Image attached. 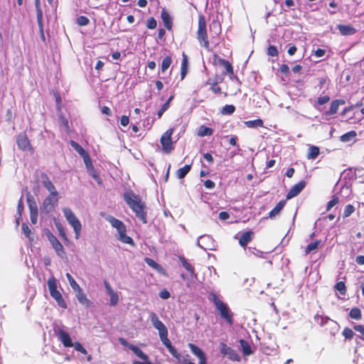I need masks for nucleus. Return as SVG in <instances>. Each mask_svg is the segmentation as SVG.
I'll list each match as a JSON object with an SVG mask.
<instances>
[{
    "instance_id": "nucleus-15",
    "label": "nucleus",
    "mask_w": 364,
    "mask_h": 364,
    "mask_svg": "<svg viewBox=\"0 0 364 364\" xmlns=\"http://www.w3.org/2000/svg\"><path fill=\"white\" fill-rule=\"evenodd\" d=\"M58 338L65 348L73 347V343L69 333L63 328H59L56 331Z\"/></svg>"
},
{
    "instance_id": "nucleus-57",
    "label": "nucleus",
    "mask_w": 364,
    "mask_h": 364,
    "mask_svg": "<svg viewBox=\"0 0 364 364\" xmlns=\"http://www.w3.org/2000/svg\"><path fill=\"white\" fill-rule=\"evenodd\" d=\"M21 228L23 232L26 235V237H29L31 231L28 225L26 223H23Z\"/></svg>"
},
{
    "instance_id": "nucleus-53",
    "label": "nucleus",
    "mask_w": 364,
    "mask_h": 364,
    "mask_svg": "<svg viewBox=\"0 0 364 364\" xmlns=\"http://www.w3.org/2000/svg\"><path fill=\"white\" fill-rule=\"evenodd\" d=\"M157 26L156 20L154 17L149 18L146 21V27L149 29H154Z\"/></svg>"
},
{
    "instance_id": "nucleus-29",
    "label": "nucleus",
    "mask_w": 364,
    "mask_h": 364,
    "mask_svg": "<svg viewBox=\"0 0 364 364\" xmlns=\"http://www.w3.org/2000/svg\"><path fill=\"white\" fill-rule=\"evenodd\" d=\"M192 166V163L191 164H186L182 168H180L176 171V176L179 179H182L185 178V176L190 172Z\"/></svg>"
},
{
    "instance_id": "nucleus-17",
    "label": "nucleus",
    "mask_w": 364,
    "mask_h": 364,
    "mask_svg": "<svg viewBox=\"0 0 364 364\" xmlns=\"http://www.w3.org/2000/svg\"><path fill=\"white\" fill-rule=\"evenodd\" d=\"M255 236V233L252 230H247L242 233L240 237L239 238V244L242 247H246L247 244L250 242Z\"/></svg>"
},
{
    "instance_id": "nucleus-6",
    "label": "nucleus",
    "mask_w": 364,
    "mask_h": 364,
    "mask_svg": "<svg viewBox=\"0 0 364 364\" xmlns=\"http://www.w3.org/2000/svg\"><path fill=\"white\" fill-rule=\"evenodd\" d=\"M107 220L113 228L117 230L119 233L118 239L121 242L129 245H134L132 238L127 235V228L122 221L110 215L107 218Z\"/></svg>"
},
{
    "instance_id": "nucleus-39",
    "label": "nucleus",
    "mask_w": 364,
    "mask_h": 364,
    "mask_svg": "<svg viewBox=\"0 0 364 364\" xmlns=\"http://www.w3.org/2000/svg\"><path fill=\"white\" fill-rule=\"evenodd\" d=\"M330 101V97L328 95H323L320 96L317 98V100L315 102L314 107L318 109V106L325 105Z\"/></svg>"
},
{
    "instance_id": "nucleus-43",
    "label": "nucleus",
    "mask_w": 364,
    "mask_h": 364,
    "mask_svg": "<svg viewBox=\"0 0 364 364\" xmlns=\"http://www.w3.org/2000/svg\"><path fill=\"white\" fill-rule=\"evenodd\" d=\"M334 288L336 291H338L341 295H345L346 294L347 289L345 284V282H337Z\"/></svg>"
},
{
    "instance_id": "nucleus-50",
    "label": "nucleus",
    "mask_w": 364,
    "mask_h": 364,
    "mask_svg": "<svg viewBox=\"0 0 364 364\" xmlns=\"http://www.w3.org/2000/svg\"><path fill=\"white\" fill-rule=\"evenodd\" d=\"M355 211V208L353 205L348 204L345 207L343 211V218L350 216Z\"/></svg>"
},
{
    "instance_id": "nucleus-20",
    "label": "nucleus",
    "mask_w": 364,
    "mask_h": 364,
    "mask_svg": "<svg viewBox=\"0 0 364 364\" xmlns=\"http://www.w3.org/2000/svg\"><path fill=\"white\" fill-rule=\"evenodd\" d=\"M338 29L343 36L353 35L356 33V29L349 25H338Z\"/></svg>"
},
{
    "instance_id": "nucleus-55",
    "label": "nucleus",
    "mask_w": 364,
    "mask_h": 364,
    "mask_svg": "<svg viewBox=\"0 0 364 364\" xmlns=\"http://www.w3.org/2000/svg\"><path fill=\"white\" fill-rule=\"evenodd\" d=\"M43 186L48 190V191H49V193L52 192V193H53L54 192L57 191L55 186L53 185L50 180L46 182V184L43 185Z\"/></svg>"
},
{
    "instance_id": "nucleus-18",
    "label": "nucleus",
    "mask_w": 364,
    "mask_h": 364,
    "mask_svg": "<svg viewBox=\"0 0 364 364\" xmlns=\"http://www.w3.org/2000/svg\"><path fill=\"white\" fill-rule=\"evenodd\" d=\"M345 100H335L331 103L330 109L325 112V115L331 116L337 113L338 107L341 105H344Z\"/></svg>"
},
{
    "instance_id": "nucleus-33",
    "label": "nucleus",
    "mask_w": 364,
    "mask_h": 364,
    "mask_svg": "<svg viewBox=\"0 0 364 364\" xmlns=\"http://www.w3.org/2000/svg\"><path fill=\"white\" fill-rule=\"evenodd\" d=\"M356 136V132L352 130L341 136L340 139L342 142H349L351 140L354 139Z\"/></svg>"
},
{
    "instance_id": "nucleus-21",
    "label": "nucleus",
    "mask_w": 364,
    "mask_h": 364,
    "mask_svg": "<svg viewBox=\"0 0 364 364\" xmlns=\"http://www.w3.org/2000/svg\"><path fill=\"white\" fill-rule=\"evenodd\" d=\"M223 78H221L220 80H218L217 77H215V80L211 82L209 79L206 82V85H210V90L215 94H220L222 92L221 87L218 85L219 82L223 81Z\"/></svg>"
},
{
    "instance_id": "nucleus-42",
    "label": "nucleus",
    "mask_w": 364,
    "mask_h": 364,
    "mask_svg": "<svg viewBox=\"0 0 364 364\" xmlns=\"http://www.w3.org/2000/svg\"><path fill=\"white\" fill-rule=\"evenodd\" d=\"M349 316L351 318L360 320L362 318L361 311L359 308L354 307L350 311Z\"/></svg>"
},
{
    "instance_id": "nucleus-1",
    "label": "nucleus",
    "mask_w": 364,
    "mask_h": 364,
    "mask_svg": "<svg viewBox=\"0 0 364 364\" xmlns=\"http://www.w3.org/2000/svg\"><path fill=\"white\" fill-rule=\"evenodd\" d=\"M188 347L191 351L198 357L199 359L198 364H206L207 358L205 353L202 350L201 348L198 347L196 345L193 343H189ZM168 352L171 355L177 360L178 363L180 364H196L191 361V355L186 353H178L176 348L172 346H169L167 348Z\"/></svg>"
},
{
    "instance_id": "nucleus-61",
    "label": "nucleus",
    "mask_w": 364,
    "mask_h": 364,
    "mask_svg": "<svg viewBox=\"0 0 364 364\" xmlns=\"http://www.w3.org/2000/svg\"><path fill=\"white\" fill-rule=\"evenodd\" d=\"M31 220L33 224H36L38 218V210L30 212Z\"/></svg>"
},
{
    "instance_id": "nucleus-54",
    "label": "nucleus",
    "mask_w": 364,
    "mask_h": 364,
    "mask_svg": "<svg viewBox=\"0 0 364 364\" xmlns=\"http://www.w3.org/2000/svg\"><path fill=\"white\" fill-rule=\"evenodd\" d=\"M109 296H110V305H112V306L117 305L118 303V301H119V296H118L116 292L113 291L111 294H109Z\"/></svg>"
},
{
    "instance_id": "nucleus-7",
    "label": "nucleus",
    "mask_w": 364,
    "mask_h": 364,
    "mask_svg": "<svg viewBox=\"0 0 364 364\" xmlns=\"http://www.w3.org/2000/svg\"><path fill=\"white\" fill-rule=\"evenodd\" d=\"M48 287L50 296L55 300L58 305L63 309H67V304L63 298L62 294L58 290L56 281L54 277H50L48 279Z\"/></svg>"
},
{
    "instance_id": "nucleus-60",
    "label": "nucleus",
    "mask_w": 364,
    "mask_h": 364,
    "mask_svg": "<svg viewBox=\"0 0 364 364\" xmlns=\"http://www.w3.org/2000/svg\"><path fill=\"white\" fill-rule=\"evenodd\" d=\"M326 54V50L318 48L314 51V55L317 58L323 57Z\"/></svg>"
},
{
    "instance_id": "nucleus-13",
    "label": "nucleus",
    "mask_w": 364,
    "mask_h": 364,
    "mask_svg": "<svg viewBox=\"0 0 364 364\" xmlns=\"http://www.w3.org/2000/svg\"><path fill=\"white\" fill-rule=\"evenodd\" d=\"M119 343L127 347L129 349H130L137 357L141 358L143 360H149V356L144 353L139 347L136 346H134L133 344L129 343L124 338H119Z\"/></svg>"
},
{
    "instance_id": "nucleus-49",
    "label": "nucleus",
    "mask_w": 364,
    "mask_h": 364,
    "mask_svg": "<svg viewBox=\"0 0 364 364\" xmlns=\"http://www.w3.org/2000/svg\"><path fill=\"white\" fill-rule=\"evenodd\" d=\"M267 53L268 55H270L272 57H276L279 54L277 48L273 45H270L268 46Z\"/></svg>"
},
{
    "instance_id": "nucleus-4",
    "label": "nucleus",
    "mask_w": 364,
    "mask_h": 364,
    "mask_svg": "<svg viewBox=\"0 0 364 364\" xmlns=\"http://www.w3.org/2000/svg\"><path fill=\"white\" fill-rule=\"evenodd\" d=\"M199 44L206 50L210 49V42L207 32L206 21L204 15H198V29L196 32Z\"/></svg>"
},
{
    "instance_id": "nucleus-52",
    "label": "nucleus",
    "mask_w": 364,
    "mask_h": 364,
    "mask_svg": "<svg viewBox=\"0 0 364 364\" xmlns=\"http://www.w3.org/2000/svg\"><path fill=\"white\" fill-rule=\"evenodd\" d=\"M73 347H74L77 351L80 352L81 353H82L84 355L87 354V350L79 342L74 343Z\"/></svg>"
},
{
    "instance_id": "nucleus-41",
    "label": "nucleus",
    "mask_w": 364,
    "mask_h": 364,
    "mask_svg": "<svg viewBox=\"0 0 364 364\" xmlns=\"http://www.w3.org/2000/svg\"><path fill=\"white\" fill-rule=\"evenodd\" d=\"M212 28H214L215 31V35H212L211 36V38L212 40H214L215 38V37H218L220 33H221V26L220 25V23L218 22V21H213L212 22V24L210 26V31H212Z\"/></svg>"
},
{
    "instance_id": "nucleus-12",
    "label": "nucleus",
    "mask_w": 364,
    "mask_h": 364,
    "mask_svg": "<svg viewBox=\"0 0 364 364\" xmlns=\"http://www.w3.org/2000/svg\"><path fill=\"white\" fill-rule=\"evenodd\" d=\"M220 351L223 355H227L230 360L240 361L241 359L236 350L228 346L225 343H220Z\"/></svg>"
},
{
    "instance_id": "nucleus-23",
    "label": "nucleus",
    "mask_w": 364,
    "mask_h": 364,
    "mask_svg": "<svg viewBox=\"0 0 364 364\" xmlns=\"http://www.w3.org/2000/svg\"><path fill=\"white\" fill-rule=\"evenodd\" d=\"M161 19L163 21V23L164 24V26L168 30H171L172 28V20L169 15V14L166 11V9H163L161 14Z\"/></svg>"
},
{
    "instance_id": "nucleus-35",
    "label": "nucleus",
    "mask_w": 364,
    "mask_h": 364,
    "mask_svg": "<svg viewBox=\"0 0 364 364\" xmlns=\"http://www.w3.org/2000/svg\"><path fill=\"white\" fill-rule=\"evenodd\" d=\"M213 134V129L212 128L200 126L198 129V134L200 136H211Z\"/></svg>"
},
{
    "instance_id": "nucleus-30",
    "label": "nucleus",
    "mask_w": 364,
    "mask_h": 364,
    "mask_svg": "<svg viewBox=\"0 0 364 364\" xmlns=\"http://www.w3.org/2000/svg\"><path fill=\"white\" fill-rule=\"evenodd\" d=\"M240 343L244 355H250L252 354L253 351L252 350L251 346L247 341L241 339L240 341Z\"/></svg>"
},
{
    "instance_id": "nucleus-14",
    "label": "nucleus",
    "mask_w": 364,
    "mask_h": 364,
    "mask_svg": "<svg viewBox=\"0 0 364 364\" xmlns=\"http://www.w3.org/2000/svg\"><path fill=\"white\" fill-rule=\"evenodd\" d=\"M46 236L58 255L61 256L65 253L63 246L51 232L48 230Z\"/></svg>"
},
{
    "instance_id": "nucleus-19",
    "label": "nucleus",
    "mask_w": 364,
    "mask_h": 364,
    "mask_svg": "<svg viewBox=\"0 0 364 364\" xmlns=\"http://www.w3.org/2000/svg\"><path fill=\"white\" fill-rule=\"evenodd\" d=\"M76 297L78 301L85 307H90L92 304V301L87 298L82 288L76 291Z\"/></svg>"
},
{
    "instance_id": "nucleus-36",
    "label": "nucleus",
    "mask_w": 364,
    "mask_h": 364,
    "mask_svg": "<svg viewBox=\"0 0 364 364\" xmlns=\"http://www.w3.org/2000/svg\"><path fill=\"white\" fill-rule=\"evenodd\" d=\"M245 125L247 127L253 128V127H263V121L261 119H257L254 120H250L245 122Z\"/></svg>"
},
{
    "instance_id": "nucleus-56",
    "label": "nucleus",
    "mask_w": 364,
    "mask_h": 364,
    "mask_svg": "<svg viewBox=\"0 0 364 364\" xmlns=\"http://www.w3.org/2000/svg\"><path fill=\"white\" fill-rule=\"evenodd\" d=\"M168 107V102H166L157 112L158 118H161L164 112H166Z\"/></svg>"
},
{
    "instance_id": "nucleus-24",
    "label": "nucleus",
    "mask_w": 364,
    "mask_h": 364,
    "mask_svg": "<svg viewBox=\"0 0 364 364\" xmlns=\"http://www.w3.org/2000/svg\"><path fill=\"white\" fill-rule=\"evenodd\" d=\"M286 204V200H280L275 207L269 213V218L271 219L275 218L277 215H279L281 210L284 208Z\"/></svg>"
},
{
    "instance_id": "nucleus-59",
    "label": "nucleus",
    "mask_w": 364,
    "mask_h": 364,
    "mask_svg": "<svg viewBox=\"0 0 364 364\" xmlns=\"http://www.w3.org/2000/svg\"><path fill=\"white\" fill-rule=\"evenodd\" d=\"M159 296L163 299H167L170 297V293L168 290L164 289L160 291Z\"/></svg>"
},
{
    "instance_id": "nucleus-58",
    "label": "nucleus",
    "mask_w": 364,
    "mask_h": 364,
    "mask_svg": "<svg viewBox=\"0 0 364 364\" xmlns=\"http://www.w3.org/2000/svg\"><path fill=\"white\" fill-rule=\"evenodd\" d=\"M203 184L204 186L208 189H213L215 186V183L210 179L205 180Z\"/></svg>"
},
{
    "instance_id": "nucleus-46",
    "label": "nucleus",
    "mask_w": 364,
    "mask_h": 364,
    "mask_svg": "<svg viewBox=\"0 0 364 364\" xmlns=\"http://www.w3.org/2000/svg\"><path fill=\"white\" fill-rule=\"evenodd\" d=\"M339 203L338 196L334 195L332 199L326 205V211H329L333 206Z\"/></svg>"
},
{
    "instance_id": "nucleus-27",
    "label": "nucleus",
    "mask_w": 364,
    "mask_h": 364,
    "mask_svg": "<svg viewBox=\"0 0 364 364\" xmlns=\"http://www.w3.org/2000/svg\"><path fill=\"white\" fill-rule=\"evenodd\" d=\"M178 258L182 266L189 272L191 275L195 274L194 267L188 262L184 256L179 255Z\"/></svg>"
},
{
    "instance_id": "nucleus-28",
    "label": "nucleus",
    "mask_w": 364,
    "mask_h": 364,
    "mask_svg": "<svg viewBox=\"0 0 364 364\" xmlns=\"http://www.w3.org/2000/svg\"><path fill=\"white\" fill-rule=\"evenodd\" d=\"M320 149L318 146L311 145L308 149L306 158L310 160L316 159L319 155Z\"/></svg>"
},
{
    "instance_id": "nucleus-25",
    "label": "nucleus",
    "mask_w": 364,
    "mask_h": 364,
    "mask_svg": "<svg viewBox=\"0 0 364 364\" xmlns=\"http://www.w3.org/2000/svg\"><path fill=\"white\" fill-rule=\"evenodd\" d=\"M70 145L83 158V159L86 160V159H88V153L78 143L71 140Z\"/></svg>"
},
{
    "instance_id": "nucleus-44",
    "label": "nucleus",
    "mask_w": 364,
    "mask_h": 364,
    "mask_svg": "<svg viewBox=\"0 0 364 364\" xmlns=\"http://www.w3.org/2000/svg\"><path fill=\"white\" fill-rule=\"evenodd\" d=\"M66 277L71 286V287L73 288V289L76 291L77 290H79L80 289H81V287H80V285L76 282V281L74 279V278L71 276L70 274L69 273H67L66 274Z\"/></svg>"
},
{
    "instance_id": "nucleus-8",
    "label": "nucleus",
    "mask_w": 364,
    "mask_h": 364,
    "mask_svg": "<svg viewBox=\"0 0 364 364\" xmlns=\"http://www.w3.org/2000/svg\"><path fill=\"white\" fill-rule=\"evenodd\" d=\"M63 212L69 224L73 228L75 233V238L78 239L82 229V225L80 220L77 219L70 208H64L63 209Z\"/></svg>"
},
{
    "instance_id": "nucleus-22",
    "label": "nucleus",
    "mask_w": 364,
    "mask_h": 364,
    "mask_svg": "<svg viewBox=\"0 0 364 364\" xmlns=\"http://www.w3.org/2000/svg\"><path fill=\"white\" fill-rule=\"evenodd\" d=\"M144 262L146 263L147 265L156 269L158 272L166 274V270L153 259L149 257H145Z\"/></svg>"
},
{
    "instance_id": "nucleus-37",
    "label": "nucleus",
    "mask_w": 364,
    "mask_h": 364,
    "mask_svg": "<svg viewBox=\"0 0 364 364\" xmlns=\"http://www.w3.org/2000/svg\"><path fill=\"white\" fill-rule=\"evenodd\" d=\"M213 64L215 66H220L223 64H228V60L220 58L217 53L213 55Z\"/></svg>"
},
{
    "instance_id": "nucleus-31",
    "label": "nucleus",
    "mask_w": 364,
    "mask_h": 364,
    "mask_svg": "<svg viewBox=\"0 0 364 364\" xmlns=\"http://www.w3.org/2000/svg\"><path fill=\"white\" fill-rule=\"evenodd\" d=\"M26 200L28 203V205L30 212L38 210V207L36 203L34 197L30 193H28L26 195Z\"/></svg>"
},
{
    "instance_id": "nucleus-38",
    "label": "nucleus",
    "mask_w": 364,
    "mask_h": 364,
    "mask_svg": "<svg viewBox=\"0 0 364 364\" xmlns=\"http://www.w3.org/2000/svg\"><path fill=\"white\" fill-rule=\"evenodd\" d=\"M213 64L215 66H220L223 64H228V60L220 58L217 53L213 55Z\"/></svg>"
},
{
    "instance_id": "nucleus-45",
    "label": "nucleus",
    "mask_w": 364,
    "mask_h": 364,
    "mask_svg": "<svg viewBox=\"0 0 364 364\" xmlns=\"http://www.w3.org/2000/svg\"><path fill=\"white\" fill-rule=\"evenodd\" d=\"M235 111V107L232 105H225L222 110L221 113L224 115H230L234 113Z\"/></svg>"
},
{
    "instance_id": "nucleus-51",
    "label": "nucleus",
    "mask_w": 364,
    "mask_h": 364,
    "mask_svg": "<svg viewBox=\"0 0 364 364\" xmlns=\"http://www.w3.org/2000/svg\"><path fill=\"white\" fill-rule=\"evenodd\" d=\"M188 56L186 55V54L185 53H183L181 70H184L188 71Z\"/></svg>"
},
{
    "instance_id": "nucleus-34",
    "label": "nucleus",
    "mask_w": 364,
    "mask_h": 364,
    "mask_svg": "<svg viewBox=\"0 0 364 364\" xmlns=\"http://www.w3.org/2000/svg\"><path fill=\"white\" fill-rule=\"evenodd\" d=\"M35 6H36V10L37 23H38V24H40V26H41L43 11L41 9L40 0H35Z\"/></svg>"
},
{
    "instance_id": "nucleus-11",
    "label": "nucleus",
    "mask_w": 364,
    "mask_h": 364,
    "mask_svg": "<svg viewBox=\"0 0 364 364\" xmlns=\"http://www.w3.org/2000/svg\"><path fill=\"white\" fill-rule=\"evenodd\" d=\"M58 191H55L53 193L50 192L49 195L44 199L43 202V208L46 212H50L54 208L55 205L58 203Z\"/></svg>"
},
{
    "instance_id": "nucleus-32",
    "label": "nucleus",
    "mask_w": 364,
    "mask_h": 364,
    "mask_svg": "<svg viewBox=\"0 0 364 364\" xmlns=\"http://www.w3.org/2000/svg\"><path fill=\"white\" fill-rule=\"evenodd\" d=\"M320 244H321V240H316L311 242L306 247L305 250H304L305 254L309 255L311 252L316 251L318 249Z\"/></svg>"
},
{
    "instance_id": "nucleus-16",
    "label": "nucleus",
    "mask_w": 364,
    "mask_h": 364,
    "mask_svg": "<svg viewBox=\"0 0 364 364\" xmlns=\"http://www.w3.org/2000/svg\"><path fill=\"white\" fill-rule=\"evenodd\" d=\"M306 185V182L303 180L293 186L286 196L287 200L298 196L305 188Z\"/></svg>"
},
{
    "instance_id": "nucleus-5",
    "label": "nucleus",
    "mask_w": 364,
    "mask_h": 364,
    "mask_svg": "<svg viewBox=\"0 0 364 364\" xmlns=\"http://www.w3.org/2000/svg\"><path fill=\"white\" fill-rule=\"evenodd\" d=\"M150 320L154 327L159 331V336L162 343L166 348L172 343L168 338V330L164 323L159 320L158 316L154 312H151L149 314Z\"/></svg>"
},
{
    "instance_id": "nucleus-9",
    "label": "nucleus",
    "mask_w": 364,
    "mask_h": 364,
    "mask_svg": "<svg viewBox=\"0 0 364 364\" xmlns=\"http://www.w3.org/2000/svg\"><path fill=\"white\" fill-rule=\"evenodd\" d=\"M173 133V129L170 128L167 129L161 136L160 142L162 146L163 151L166 154H170L174 149L173 141L171 140V135Z\"/></svg>"
},
{
    "instance_id": "nucleus-47",
    "label": "nucleus",
    "mask_w": 364,
    "mask_h": 364,
    "mask_svg": "<svg viewBox=\"0 0 364 364\" xmlns=\"http://www.w3.org/2000/svg\"><path fill=\"white\" fill-rule=\"evenodd\" d=\"M76 23L80 26H85L90 23V20L85 16H80L76 18Z\"/></svg>"
},
{
    "instance_id": "nucleus-40",
    "label": "nucleus",
    "mask_w": 364,
    "mask_h": 364,
    "mask_svg": "<svg viewBox=\"0 0 364 364\" xmlns=\"http://www.w3.org/2000/svg\"><path fill=\"white\" fill-rule=\"evenodd\" d=\"M172 63V58L171 56L168 55L165 57L161 63V70L162 73H164L171 65Z\"/></svg>"
},
{
    "instance_id": "nucleus-64",
    "label": "nucleus",
    "mask_w": 364,
    "mask_h": 364,
    "mask_svg": "<svg viewBox=\"0 0 364 364\" xmlns=\"http://www.w3.org/2000/svg\"><path fill=\"white\" fill-rule=\"evenodd\" d=\"M218 217L220 220H225L230 218V214L226 211H222L219 213Z\"/></svg>"
},
{
    "instance_id": "nucleus-48",
    "label": "nucleus",
    "mask_w": 364,
    "mask_h": 364,
    "mask_svg": "<svg viewBox=\"0 0 364 364\" xmlns=\"http://www.w3.org/2000/svg\"><path fill=\"white\" fill-rule=\"evenodd\" d=\"M342 335L346 339L351 340L353 338L354 333H353V331H352L351 328H350L348 327H346V328H344V329H343V331L342 332Z\"/></svg>"
},
{
    "instance_id": "nucleus-63",
    "label": "nucleus",
    "mask_w": 364,
    "mask_h": 364,
    "mask_svg": "<svg viewBox=\"0 0 364 364\" xmlns=\"http://www.w3.org/2000/svg\"><path fill=\"white\" fill-rule=\"evenodd\" d=\"M129 122V119L128 116L124 115L121 117L120 123L122 126L126 127L128 125Z\"/></svg>"
},
{
    "instance_id": "nucleus-26",
    "label": "nucleus",
    "mask_w": 364,
    "mask_h": 364,
    "mask_svg": "<svg viewBox=\"0 0 364 364\" xmlns=\"http://www.w3.org/2000/svg\"><path fill=\"white\" fill-rule=\"evenodd\" d=\"M228 65L226 64H223L221 65L225 68V71L223 72V75H228L230 79H235L236 80H239L238 77L234 74L233 66L228 60Z\"/></svg>"
},
{
    "instance_id": "nucleus-3",
    "label": "nucleus",
    "mask_w": 364,
    "mask_h": 364,
    "mask_svg": "<svg viewBox=\"0 0 364 364\" xmlns=\"http://www.w3.org/2000/svg\"><path fill=\"white\" fill-rule=\"evenodd\" d=\"M210 300L214 304L220 316L224 319L228 324L232 325L234 323V314L230 311L227 304L220 300L214 293L211 294Z\"/></svg>"
},
{
    "instance_id": "nucleus-62",
    "label": "nucleus",
    "mask_w": 364,
    "mask_h": 364,
    "mask_svg": "<svg viewBox=\"0 0 364 364\" xmlns=\"http://www.w3.org/2000/svg\"><path fill=\"white\" fill-rule=\"evenodd\" d=\"M279 71L282 73L287 75L289 73V68L287 64H282L279 68Z\"/></svg>"
},
{
    "instance_id": "nucleus-10",
    "label": "nucleus",
    "mask_w": 364,
    "mask_h": 364,
    "mask_svg": "<svg viewBox=\"0 0 364 364\" xmlns=\"http://www.w3.org/2000/svg\"><path fill=\"white\" fill-rule=\"evenodd\" d=\"M16 144L19 149L22 151H28L31 154L34 153V149L25 132H21L17 135Z\"/></svg>"
},
{
    "instance_id": "nucleus-2",
    "label": "nucleus",
    "mask_w": 364,
    "mask_h": 364,
    "mask_svg": "<svg viewBox=\"0 0 364 364\" xmlns=\"http://www.w3.org/2000/svg\"><path fill=\"white\" fill-rule=\"evenodd\" d=\"M124 199L129 208L135 213L136 216L144 224L146 220V206L142 201L140 196L134 193L132 191L125 193Z\"/></svg>"
}]
</instances>
